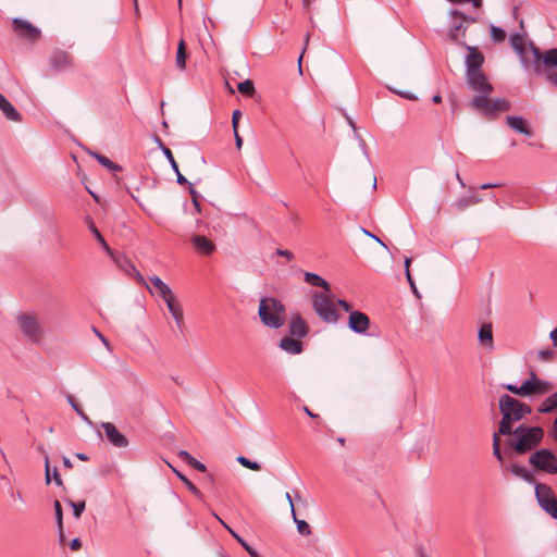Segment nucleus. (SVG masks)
<instances>
[{
    "label": "nucleus",
    "instance_id": "ddd939ff",
    "mask_svg": "<svg viewBox=\"0 0 557 557\" xmlns=\"http://www.w3.org/2000/svg\"><path fill=\"white\" fill-rule=\"evenodd\" d=\"M450 16L454 18V22L448 36L451 40L462 45L463 41L460 40V36L465 37L466 27L463 23L467 21L468 15L459 10H451Z\"/></svg>",
    "mask_w": 557,
    "mask_h": 557
},
{
    "label": "nucleus",
    "instance_id": "603ef678",
    "mask_svg": "<svg viewBox=\"0 0 557 557\" xmlns=\"http://www.w3.org/2000/svg\"><path fill=\"white\" fill-rule=\"evenodd\" d=\"M131 275H134V277L136 278V281L139 284L149 288V284L147 283V281L144 278V276L140 274V272L137 269H136V272H133Z\"/></svg>",
    "mask_w": 557,
    "mask_h": 557
},
{
    "label": "nucleus",
    "instance_id": "09e8293b",
    "mask_svg": "<svg viewBox=\"0 0 557 557\" xmlns=\"http://www.w3.org/2000/svg\"><path fill=\"white\" fill-rule=\"evenodd\" d=\"M188 465L190 467H193L195 470H198V471H201V472L206 471V466L202 462H200L199 460H197L195 457L193 458V460Z\"/></svg>",
    "mask_w": 557,
    "mask_h": 557
},
{
    "label": "nucleus",
    "instance_id": "5701e85b",
    "mask_svg": "<svg viewBox=\"0 0 557 557\" xmlns=\"http://www.w3.org/2000/svg\"><path fill=\"white\" fill-rule=\"evenodd\" d=\"M509 470L515 476H517L528 483H535V478H534L533 473L531 471H529L527 468H524L518 463H512L509 467Z\"/></svg>",
    "mask_w": 557,
    "mask_h": 557
},
{
    "label": "nucleus",
    "instance_id": "3c124183",
    "mask_svg": "<svg viewBox=\"0 0 557 557\" xmlns=\"http://www.w3.org/2000/svg\"><path fill=\"white\" fill-rule=\"evenodd\" d=\"M336 306H339L344 311L351 312V306L349 302H347L345 299H337L335 300Z\"/></svg>",
    "mask_w": 557,
    "mask_h": 557
},
{
    "label": "nucleus",
    "instance_id": "5fc2aeb1",
    "mask_svg": "<svg viewBox=\"0 0 557 557\" xmlns=\"http://www.w3.org/2000/svg\"><path fill=\"white\" fill-rule=\"evenodd\" d=\"M67 401L70 403L71 407L76 411V413H81L82 408L78 406V404L75 401L72 395L67 396Z\"/></svg>",
    "mask_w": 557,
    "mask_h": 557
},
{
    "label": "nucleus",
    "instance_id": "69168bd1",
    "mask_svg": "<svg viewBox=\"0 0 557 557\" xmlns=\"http://www.w3.org/2000/svg\"><path fill=\"white\" fill-rule=\"evenodd\" d=\"M549 338L553 342V345L557 347V326L550 332Z\"/></svg>",
    "mask_w": 557,
    "mask_h": 557
},
{
    "label": "nucleus",
    "instance_id": "13d9d810",
    "mask_svg": "<svg viewBox=\"0 0 557 557\" xmlns=\"http://www.w3.org/2000/svg\"><path fill=\"white\" fill-rule=\"evenodd\" d=\"M160 298L163 299V301L165 302V305L168 304V301H173L176 299L174 293L172 292V289H170L165 295L161 296Z\"/></svg>",
    "mask_w": 557,
    "mask_h": 557
},
{
    "label": "nucleus",
    "instance_id": "f257e3e1",
    "mask_svg": "<svg viewBox=\"0 0 557 557\" xmlns=\"http://www.w3.org/2000/svg\"><path fill=\"white\" fill-rule=\"evenodd\" d=\"M506 436L505 453L515 455H530L542 444L545 432L542 426L521 423Z\"/></svg>",
    "mask_w": 557,
    "mask_h": 557
},
{
    "label": "nucleus",
    "instance_id": "4468645a",
    "mask_svg": "<svg viewBox=\"0 0 557 557\" xmlns=\"http://www.w3.org/2000/svg\"><path fill=\"white\" fill-rule=\"evenodd\" d=\"M50 65L54 72H62L72 69L74 61L70 53L57 49L50 55Z\"/></svg>",
    "mask_w": 557,
    "mask_h": 557
},
{
    "label": "nucleus",
    "instance_id": "79ce46f5",
    "mask_svg": "<svg viewBox=\"0 0 557 557\" xmlns=\"http://www.w3.org/2000/svg\"><path fill=\"white\" fill-rule=\"evenodd\" d=\"M293 519H294L295 523L297 524V531L301 535H305V536L310 535V533H311L310 525L305 520H299V519H297L296 516Z\"/></svg>",
    "mask_w": 557,
    "mask_h": 557
},
{
    "label": "nucleus",
    "instance_id": "052dcab7",
    "mask_svg": "<svg viewBox=\"0 0 557 557\" xmlns=\"http://www.w3.org/2000/svg\"><path fill=\"white\" fill-rule=\"evenodd\" d=\"M223 525L232 533V535L237 540V542L243 546V543H247L243 537L236 534L233 530H231L221 519H219Z\"/></svg>",
    "mask_w": 557,
    "mask_h": 557
},
{
    "label": "nucleus",
    "instance_id": "f3484780",
    "mask_svg": "<svg viewBox=\"0 0 557 557\" xmlns=\"http://www.w3.org/2000/svg\"><path fill=\"white\" fill-rule=\"evenodd\" d=\"M0 110L4 114V116L13 122H21L22 115L21 113L13 107V104L2 95L0 94Z\"/></svg>",
    "mask_w": 557,
    "mask_h": 557
},
{
    "label": "nucleus",
    "instance_id": "412c9836",
    "mask_svg": "<svg viewBox=\"0 0 557 557\" xmlns=\"http://www.w3.org/2000/svg\"><path fill=\"white\" fill-rule=\"evenodd\" d=\"M479 342L488 349L493 348V330L492 324H483L479 330Z\"/></svg>",
    "mask_w": 557,
    "mask_h": 557
},
{
    "label": "nucleus",
    "instance_id": "a878e982",
    "mask_svg": "<svg viewBox=\"0 0 557 557\" xmlns=\"http://www.w3.org/2000/svg\"><path fill=\"white\" fill-rule=\"evenodd\" d=\"M187 50L183 39L180 40L176 51L175 65L180 71L186 69Z\"/></svg>",
    "mask_w": 557,
    "mask_h": 557
},
{
    "label": "nucleus",
    "instance_id": "473e14b6",
    "mask_svg": "<svg viewBox=\"0 0 557 557\" xmlns=\"http://www.w3.org/2000/svg\"><path fill=\"white\" fill-rule=\"evenodd\" d=\"M115 261H116L119 268L122 269L125 273L132 274L133 272H136V267L125 256L116 258Z\"/></svg>",
    "mask_w": 557,
    "mask_h": 557
},
{
    "label": "nucleus",
    "instance_id": "58836bf2",
    "mask_svg": "<svg viewBox=\"0 0 557 557\" xmlns=\"http://www.w3.org/2000/svg\"><path fill=\"white\" fill-rule=\"evenodd\" d=\"M491 37L495 42H502L506 38V33L502 27L491 26Z\"/></svg>",
    "mask_w": 557,
    "mask_h": 557
},
{
    "label": "nucleus",
    "instance_id": "a18cd8bd",
    "mask_svg": "<svg viewBox=\"0 0 557 557\" xmlns=\"http://www.w3.org/2000/svg\"><path fill=\"white\" fill-rule=\"evenodd\" d=\"M189 194L191 196V200H193V205L196 209L197 212H200L201 209H200V202L198 200L199 198V194L197 193V190L194 188L193 184H189Z\"/></svg>",
    "mask_w": 557,
    "mask_h": 557
},
{
    "label": "nucleus",
    "instance_id": "cd10ccee",
    "mask_svg": "<svg viewBox=\"0 0 557 557\" xmlns=\"http://www.w3.org/2000/svg\"><path fill=\"white\" fill-rule=\"evenodd\" d=\"M87 225L90 232L94 234L96 240L101 245V247L109 253H111V248L104 240L103 236L99 232V230L96 227L94 221L90 218H87Z\"/></svg>",
    "mask_w": 557,
    "mask_h": 557
},
{
    "label": "nucleus",
    "instance_id": "f704fd0d",
    "mask_svg": "<svg viewBox=\"0 0 557 557\" xmlns=\"http://www.w3.org/2000/svg\"><path fill=\"white\" fill-rule=\"evenodd\" d=\"M237 89L240 94L251 97L255 94V86L250 79L238 83Z\"/></svg>",
    "mask_w": 557,
    "mask_h": 557
},
{
    "label": "nucleus",
    "instance_id": "0eeeda50",
    "mask_svg": "<svg viewBox=\"0 0 557 557\" xmlns=\"http://www.w3.org/2000/svg\"><path fill=\"white\" fill-rule=\"evenodd\" d=\"M529 465L539 472L550 475L557 474V456L548 448L534 450L528 460Z\"/></svg>",
    "mask_w": 557,
    "mask_h": 557
},
{
    "label": "nucleus",
    "instance_id": "bb28decb",
    "mask_svg": "<svg viewBox=\"0 0 557 557\" xmlns=\"http://www.w3.org/2000/svg\"><path fill=\"white\" fill-rule=\"evenodd\" d=\"M557 409V392L544 399L539 407V412L549 413Z\"/></svg>",
    "mask_w": 557,
    "mask_h": 557
},
{
    "label": "nucleus",
    "instance_id": "c03bdc74",
    "mask_svg": "<svg viewBox=\"0 0 557 557\" xmlns=\"http://www.w3.org/2000/svg\"><path fill=\"white\" fill-rule=\"evenodd\" d=\"M510 41H511V45L513 47V49L519 52V53H522L523 50H524V47H523V42H522V38L519 36V35H513L511 38H510Z\"/></svg>",
    "mask_w": 557,
    "mask_h": 557
},
{
    "label": "nucleus",
    "instance_id": "37998d69",
    "mask_svg": "<svg viewBox=\"0 0 557 557\" xmlns=\"http://www.w3.org/2000/svg\"><path fill=\"white\" fill-rule=\"evenodd\" d=\"M504 388H506L508 392H510L515 395L525 396L524 383H522L521 386H517L515 384H505Z\"/></svg>",
    "mask_w": 557,
    "mask_h": 557
},
{
    "label": "nucleus",
    "instance_id": "6e6d98bb",
    "mask_svg": "<svg viewBox=\"0 0 557 557\" xmlns=\"http://www.w3.org/2000/svg\"><path fill=\"white\" fill-rule=\"evenodd\" d=\"M276 253L278 256H282V257H285L287 260H292L294 258V255L292 251L289 250H285V249H277L276 250Z\"/></svg>",
    "mask_w": 557,
    "mask_h": 557
},
{
    "label": "nucleus",
    "instance_id": "e2e57ef3",
    "mask_svg": "<svg viewBox=\"0 0 557 557\" xmlns=\"http://www.w3.org/2000/svg\"><path fill=\"white\" fill-rule=\"evenodd\" d=\"M234 137H235V145H236V148L237 149H240L242 146H243V138L239 136L238 134V129H236V133H234Z\"/></svg>",
    "mask_w": 557,
    "mask_h": 557
},
{
    "label": "nucleus",
    "instance_id": "9b49d317",
    "mask_svg": "<svg viewBox=\"0 0 557 557\" xmlns=\"http://www.w3.org/2000/svg\"><path fill=\"white\" fill-rule=\"evenodd\" d=\"M523 383L525 388V396L545 395L554 388L552 382L540 379L534 372H531L530 377Z\"/></svg>",
    "mask_w": 557,
    "mask_h": 557
},
{
    "label": "nucleus",
    "instance_id": "a211bd4d",
    "mask_svg": "<svg viewBox=\"0 0 557 557\" xmlns=\"http://www.w3.org/2000/svg\"><path fill=\"white\" fill-rule=\"evenodd\" d=\"M308 331L309 329L306 321L299 314L293 317L289 323V333L293 336H297L299 338L305 337L307 336Z\"/></svg>",
    "mask_w": 557,
    "mask_h": 557
},
{
    "label": "nucleus",
    "instance_id": "1a4fd4ad",
    "mask_svg": "<svg viewBox=\"0 0 557 557\" xmlns=\"http://www.w3.org/2000/svg\"><path fill=\"white\" fill-rule=\"evenodd\" d=\"M17 322L23 334L32 342L39 343L44 331L39 323L38 317L32 313H21Z\"/></svg>",
    "mask_w": 557,
    "mask_h": 557
},
{
    "label": "nucleus",
    "instance_id": "a19ab883",
    "mask_svg": "<svg viewBox=\"0 0 557 557\" xmlns=\"http://www.w3.org/2000/svg\"><path fill=\"white\" fill-rule=\"evenodd\" d=\"M69 504L71 505V507L73 508V515L76 519H78L83 511L85 510V507H86V503L85 500H81V502H73V500H69Z\"/></svg>",
    "mask_w": 557,
    "mask_h": 557
},
{
    "label": "nucleus",
    "instance_id": "4be33fe9",
    "mask_svg": "<svg viewBox=\"0 0 557 557\" xmlns=\"http://www.w3.org/2000/svg\"><path fill=\"white\" fill-rule=\"evenodd\" d=\"M149 282L151 286L149 285L148 290L151 294H157L159 297L165 295L171 289L159 276L149 277Z\"/></svg>",
    "mask_w": 557,
    "mask_h": 557
},
{
    "label": "nucleus",
    "instance_id": "4c0bfd02",
    "mask_svg": "<svg viewBox=\"0 0 557 557\" xmlns=\"http://www.w3.org/2000/svg\"><path fill=\"white\" fill-rule=\"evenodd\" d=\"M236 460L238 463H240L243 467H245L247 469H250L253 471H259L261 469L260 463H258L257 461H251L250 459L246 458L245 456H239V457H237Z\"/></svg>",
    "mask_w": 557,
    "mask_h": 557
},
{
    "label": "nucleus",
    "instance_id": "20e7f679",
    "mask_svg": "<svg viewBox=\"0 0 557 557\" xmlns=\"http://www.w3.org/2000/svg\"><path fill=\"white\" fill-rule=\"evenodd\" d=\"M285 306L273 297H264L260 300L258 314L261 322L271 329H280L285 321Z\"/></svg>",
    "mask_w": 557,
    "mask_h": 557
},
{
    "label": "nucleus",
    "instance_id": "0e129e2a",
    "mask_svg": "<svg viewBox=\"0 0 557 557\" xmlns=\"http://www.w3.org/2000/svg\"><path fill=\"white\" fill-rule=\"evenodd\" d=\"M285 497H286V500H288V503H289L293 518H295V507H294V504H293L292 495L287 492Z\"/></svg>",
    "mask_w": 557,
    "mask_h": 557
},
{
    "label": "nucleus",
    "instance_id": "c85d7f7f",
    "mask_svg": "<svg viewBox=\"0 0 557 557\" xmlns=\"http://www.w3.org/2000/svg\"><path fill=\"white\" fill-rule=\"evenodd\" d=\"M410 264H411V258L406 257V258H405V274H406V278H407V281H408V283H409V285H410V288H411V290H412L413 295H414L417 298H420V297H421V295L419 294V290H418V288H417V286H416V283H414V281H413V278H412V275H411V273H410Z\"/></svg>",
    "mask_w": 557,
    "mask_h": 557
},
{
    "label": "nucleus",
    "instance_id": "de8ad7c7",
    "mask_svg": "<svg viewBox=\"0 0 557 557\" xmlns=\"http://www.w3.org/2000/svg\"><path fill=\"white\" fill-rule=\"evenodd\" d=\"M240 117H242V112L239 110H235L232 114V126H233L234 133H236V129H238V122H239Z\"/></svg>",
    "mask_w": 557,
    "mask_h": 557
},
{
    "label": "nucleus",
    "instance_id": "338daca9",
    "mask_svg": "<svg viewBox=\"0 0 557 557\" xmlns=\"http://www.w3.org/2000/svg\"><path fill=\"white\" fill-rule=\"evenodd\" d=\"M95 333L97 334V336L99 337V339L107 346L109 347V341L101 334L99 333L96 329H94Z\"/></svg>",
    "mask_w": 557,
    "mask_h": 557
},
{
    "label": "nucleus",
    "instance_id": "dca6fc26",
    "mask_svg": "<svg viewBox=\"0 0 557 557\" xmlns=\"http://www.w3.org/2000/svg\"><path fill=\"white\" fill-rule=\"evenodd\" d=\"M195 249L205 256H210L215 251V245L203 235H195L191 237Z\"/></svg>",
    "mask_w": 557,
    "mask_h": 557
},
{
    "label": "nucleus",
    "instance_id": "aec40b11",
    "mask_svg": "<svg viewBox=\"0 0 557 557\" xmlns=\"http://www.w3.org/2000/svg\"><path fill=\"white\" fill-rule=\"evenodd\" d=\"M507 125L517 133L530 136L531 131L527 126L525 121L521 116H507Z\"/></svg>",
    "mask_w": 557,
    "mask_h": 557
},
{
    "label": "nucleus",
    "instance_id": "c756f323",
    "mask_svg": "<svg viewBox=\"0 0 557 557\" xmlns=\"http://www.w3.org/2000/svg\"><path fill=\"white\" fill-rule=\"evenodd\" d=\"M500 435L499 431L493 433V456L499 461H504V455L500 448Z\"/></svg>",
    "mask_w": 557,
    "mask_h": 557
},
{
    "label": "nucleus",
    "instance_id": "f03ea898",
    "mask_svg": "<svg viewBox=\"0 0 557 557\" xmlns=\"http://www.w3.org/2000/svg\"><path fill=\"white\" fill-rule=\"evenodd\" d=\"M498 406L502 413L498 431L502 434H509L511 430L516 428L515 424L517 422L522 421L525 417L532 413V408L529 405L509 396L508 394L500 396Z\"/></svg>",
    "mask_w": 557,
    "mask_h": 557
},
{
    "label": "nucleus",
    "instance_id": "49530a36",
    "mask_svg": "<svg viewBox=\"0 0 557 557\" xmlns=\"http://www.w3.org/2000/svg\"><path fill=\"white\" fill-rule=\"evenodd\" d=\"M554 356V351L552 349H542L539 351V359L542 361L550 360Z\"/></svg>",
    "mask_w": 557,
    "mask_h": 557
},
{
    "label": "nucleus",
    "instance_id": "864d4df0",
    "mask_svg": "<svg viewBox=\"0 0 557 557\" xmlns=\"http://www.w3.org/2000/svg\"><path fill=\"white\" fill-rule=\"evenodd\" d=\"M178 457L181 458V460H183L184 462H186L187 465L193 460V456L186 451V450H181L178 453Z\"/></svg>",
    "mask_w": 557,
    "mask_h": 557
},
{
    "label": "nucleus",
    "instance_id": "7c9ffc66",
    "mask_svg": "<svg viewBox=\"0 0 557 557\" xmlns=\"http://www.w3.org/2000/svg\"><path fill=\"white\" fill-rule=\"evenodd\" d=\"M543 63L547 67L557 66V48L548 49L542 57Z\"/></svg>",
    "mask_w": 557,
    "mask_h": 557
},
{
    "label": "nucleus",
    "instance_id": "8fccbe9b",
    "mask_svg": "<svg viewBox=\"0 0 557 557\" xmlns=\"http://www.w3.org/2000/svg\"><path fill=\"white\" fill-rule=\"evenodd\" d=\"M548 436L557 443V414H556V418L553 422V425L550 428V430L548 431Z\"/></svg>",
    "mask_w": 557,
    "mask_h": 557
},
{
    "label": "nucleus",
    "instance_id": "b1692460",
    "mask_svg": "<svg viewBox=\"0 0 557 557\" xmlns=\"http://www.w3.org/2000/svg\"><path fill=\"white\" fill-rule=\"evenodd\" d=\"M166 307L175 320V323L181 329L184 323V315H183V309L180 302L175 299L173 301H168Z\"/></svg>",
    "mask_w": 557,
    "mask_h": 557
},
{
    "label": "nucleus",
    "instance_id": "423d86ee",
    "mask_svg": "<svg viewBox=\"0 0 557 557\" xmlns=\"http://www.w3.org/2000/svg\"><path fill=\"white\" fill-rule=\"evenodd\" d=\"M312 308L317 315L325 323H336L339 313L331 292H313L311 295Z\"/></svg>",
    "mask_w": 557,
    "mask_h": 557
},
{
    "label": "nucleus",
    "instance_id": "c9c22d12",
    "mask_svg": "<svg viewBox=\"0 0 557 557\" xmlns=\"http://www.w3.org/2000/svg\"><path fill=\"white\" fill-rule=\"evenodd\" d=\"M177 476L181 479L182 482L187 486V488L199 499H202V493L199 491V488L193 484L185 475L181 474L180 472L175 471Z\"/></svg>",
    "mask_w": 557,
    "mask_h": 557
},
{
    "label": "nucleus",
    "instance_id": "9d476101",
    "mask_svg": "<svg viewBox=\"0 0 557 557\" xmlns=\"http://www.w3.org/2000/svg\"><path fill=\"white\" fill-rule=\"evenodd\" d=\"M12 29L16 37L26 40L29 44L37 42L41 37V32L39 28L34 26L28 21H25L20 17H15L12 20Z\"/></svg>",
    "mask_w": 557,
    "mask_h": 557
},
{
    "label": "nucleus",
    "instance_id": "4d7b16f0",
    "mask_svg": "<svg viewBox=\"0 0 557 557\" xmlns=\"http://www.w3.org/2000/svg\"><path fill=\"white\" fill-rule=\"evenodd\" d=\"M81 547H82V542L78 537L73 539L72 542L70 543V548L72 550H78V549H81Z\"/></svg>",
    "mask_w": 557,
    "mask_h": 557
},
{
    "label": "nucleus",
    "instance_id": "2eb2a0df",
    "mask_svg": "<svg viewBox=\"0 0 557 557\" xmlns=\"http://www.w3.org/2000/svg\"><path fill=\"white\" fill-rule=\"evenodd\" d=\"M348 327L354 333L364 335L370 329V319L361 311H351L348 317Z\"/></svg>",
    "mask_w": 557,
    "mask_h": 557
},
{
    "label": "nucleus",
    "instance_id": "e433bc0d",
    "mask_svg": "<svg viewBox=\"0 0 557 557\" xmlns=\"http://www.w3.org/2000/svg\"><path fill=\"white\" fill-rule=\"evenodd\" d=\"M157 140H158L159 145L161 146L162 152L165 156V158L168 159V161L170 162L171 168L173 169V171L174 172H178V164L176 163L171 149L165 147V146H163L162 141L159 138Z\"/></svg>",
    "mask_w": 557,
    "mask_h": 557
},
{
    "label": "nucleus",
    "instance_id": "39448f33",
    "mask_svg": "<svg viewBox=\"0 0 557 557\" xmlns=\"http://www.w3.org/2000/svg\"><path fill=\"white\" fill-rule=\"evenodd\" d=\"M476 95L472 98L470 106L473 110L484 116H494L497 112H505L510 109V103L506 99L496 98L492 100L490 95L493 92V86L486 90H474Z\"/></svg>",
    "mask_w": 557,
    "mask_h": 557
},
{
    "label": "nucleus",
    "instance_id": "bf43d9fd",
    "mask_svg": "<svg viewBox=\"0 0 557 557\" xmlns=\"http://www.w3.org/2000/svg\"><path fill=\"white\" fill-rule=\"evenodd\" d=\"M395 92L405 99L417 100V97L409 91H395Z\"/></svg>",
    "mask_w": 557,
    "mask_h": 557
},
{
    "label": "nucleus",
    "instance_id": "7ed1b4c3",
    "mask_svg": "<svg viewBox=\"0 0 557 557\" xmlns=\"http://www.w3.org/2000/svg\"><path fill=\"white\" fill-rule=\"evenodd\" d=\"M462 46L468 50L465 64L466 77L469 87L472 90L491 89V83L482 70L484 64L483 53L476 47L469 46L465 42H462Z\"/></svg>",
    "mask_w": 557,
    "mask_h": 557
},
{
    "label": "nucleus",
    "instance_id": "6ab92c4d",
    "mask_svg": "<svg viewBox=\"0 0 557 557\" xmlns=\"http://www.w3.org/2000/svg\"><path fill=\"white\" fill-rule=\"evenodd\" d=\"M278 346L288 354L297 355L302 351V343L292 337H283Z\"/></svg>",
    "mask_w": 557,
    "mask_h": 557
},
{
    "label": "nucleus",
    "instance_id": "6e6552de",
    "mask_svg": "<svg viewBox=\"0 0 557 557\" xmlns=\"http://www.w3.org/2000/svg\"><path fill=\"white\" fill-rule=\"evenodd\" d=\"M535 497L539 506L557 520V497L553 488L545 483H535Z\"/></svg>",
    "mask_w": 557,
    "mask_h": 557
},
{
    "label": "nucleus",
    "instance_id": "72a5a7b5",
    "mask_svg": "<svg viewBox=\"0 0 557 557\" xmlns=\"http://www.w3.org/2000/svg\"><path fill=\"white\" fill-rule=\"evenodd\" d=\"M53 507H54V511H55V520H57V524L59 528L60 540L62 541L63 540V523H62L63 513H62L61 503L58 499L54 500Z\"/></svg>",
    "mask_w": 557,
    "mask_h": 557
},
{
    "label": "nucleus",
    "instance_id": "393cba45",
    "mask_svg": "<svg viewBox=\"0 0 557 557\" xmlns=\"http://www.w3.org/2000/svg\"><path fill=\"white\" fill-rule=\"evenodd\" d=\"M305 281L312 286H318V287L323 288L322 292H331V285L329 284V282H326L323 277H321L320 275H318L315 273L306 272Z\"/></svg>",
    "mask_w": 557,
    "mask_h": 557
},
{
    "label": "nucleus",
    "instance_id": "774afa93",
    "mask_svg": "<svg viewBox=\"0 0 557 557\" xmlns=\"http://www.w3.org/2000/svg\"><path fill=\"white\" fill-rule=\"evenodd\" d=\"M547 78L552 84L557 86V72L549 74Z\"/></svg>",
    "mask_w": 557,
    "mask_h": 557
},
{
    "label": "nucleus",
    "instance_id": "680f3d73",
    "mask_svg": "<svg viewBox=\"0 0 557 557\" xmlns=\"http://www.w3.org/2000/svg\"><path fill=\"white\" fill-rule=\"evenodd\" d=\"M176 173V182L180 184V185H185L187 184L189 186V182L185 178V176L178 171V172H175Z\"/></svg>",
    "mask_w": 557,
    "mask_h": 557
},
{
    "label": "nucleus",
    "instance_id": "2f4dec72",
    "mask_svg": "<svg viewBox=\"0 0 557 557\" xmlns=\"http://www.w3.org/2000/svg\"><path fill=\"white\" fill-rule=\"evenodd\" d=\"M92 156L96 158V160L101 165L106 166L108 170H110L112 172H116V171H121L122 170V168L120 165H117L116 163H114L113 161H111L109 158H107L103 154L92 153Z\"/></svg>",
    "mask_w": 557,
    "mask_h": 557
},
{
    "label": "nucleus",
    "instance_id": "ea45409f",
    "mask_svg": "<svg viewBox=\"0 0 557 557\" xmlns=\"http://www.w3.org/2000/svg\"><path fill=\"white\" fill-rule=\"evenodd\" d=\"M481 201V198L478 197V196H469V197H463L461 199L458 200V208L459 209H465L469 206H472V205H476Z\"/></svg>",
    "mask_w": 557,
    "mask_h": 557
},
{
    "label": "nucleus",
    "instance_id": "f8f14e48",
    "mask_svg": "<svg viewBox=\"0 0 557 557\" xmlns=\"http://www.w3.org/2000/svg\"><path fill=\"white\" fill-rule=\"evenodd\" d=\"M100 428L103 430L106 438L112 446L116 448H125L128 446L129 442L127 437L122 434L112 422H102Z\"/></svg>",
    "mask_w": 557,
    "mask_h": 557
}]
</instances>
